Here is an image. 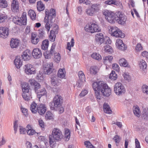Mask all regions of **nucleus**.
I'll use <instances>...</instances> for the list:
<instances>
[{"instance_id": "obj_1", "label": "nucleus", "mask_w": 148, "mask_h": 148, "mask_svg": "<svg viewBox=\"0 0 148 148\" xmlns=\"http://www.w3.org/2000/svg\"><path fill=\"white\" fill-rule=\"evenodd\" d=\"M92 87L94 91L101 92L105 96L108 97L111 94L110 89L103 82H95L92 84Z\"/></svg>"}, {"instance_id": "obj_2", "label": "nucleus", "mask_w": 148, "mask_h": 148, "mask_svg": "<svg viewBox=\"0 0 148 148\" xmlns=\"http://www.w3.org/2000/svg\"><path fill=\"white\" fill-rule=\"evenodd\" d=\"M45 13L46 16L44 20V22L46 23L45 28L48 32L53 25V19L55 17L56 15V11L54 9H51L50 12H49L48 10L46 9Z\"/></svg>"}, {"instance_id": "obj_3", "label": "nucleus", "mask_w": 148, "mask_h": 148, "mask_svg": "<svg viewBox=\"0 0 148 148\" xmlns=\"http://www.w3.org/2000/svg\"><path fill=\"white\" fill-rule=\"evenodd\" d=\"M49 137L50 146L53 147L56 143V141L60 140L62 138L63 136L62 132L60 130L54 128L52 131V135L50 136Z\"/></svg>"}, {"instance_id": "obj_4", "label": "nucleus", "mask_w": 148, "mask_h": 148, "mask_svg": "<svg viewBox=\"0 0 148 148\" xmlns=\"http://www.w3.org/2000/svg\"><path fill=\"white\" fill-rule=\"evenodd\" d=\"M108 29L109 33L112 36L121 38H123L125 36V34L122 33V32L116 27L110 26Z\"/></svg>"}, {"instance_id": "obj_5", "label": "nucleus", "mask_w": 148, "mask_h": 148, "mask_svg": "<svg viewBox=\"0 0 148 148\" xmlns=\"http://www.w3.org/2000/svg\"><path fill=\"white\" fill-rule=\"evenodd\" d=\"M103 14L105 16L106 19L109 23H115L116 21V12L114 14L107 10H106L103 12Z\"/></svg>"}, {"instance_id": "obj_6", "label": "nucleus", "mask_w": 148, "mask_h": 148, "mask_svg": "<svg viewBox=\"0 0 148 148\" xmlns=\"http://www.w3.org/2000/svg\"><path fill=\"white\" fill-rule=\"evenodd\" d=\"M85 29L87 32L92 33L99 32L101 30L100 29L97 25L91 23H88L86 25L85 27Z\"/></svg>"}, {"instance_id": "obj_7", "label": "nucleus", "mask_w": 148, "mask_h": 148, "mask_svg": "<svg viewBox=\"0 0 148 148\" xmlns=\"http://www.w3.org/2000/svg\"><path fill=\"white\" fill-rule=\"evenodd\" d=\"M114 91L117 95H120L125 93V89L121 83L117 82L114 86Z\"/></svg>"}, {"instance_id": "obj_8", "label": "nucleus", "mask_w": 148, "mask_h": 148, "mask_svg": "<svg viewBox=\"0 0 148 148\" xmlns=\"http://www.w3.org/2000/svg\"><path fill=\"white\" fill-rule=\"evenodd\" d=\"M95 40L97 43L99 45L102 43L110 44L111 43V41L109 38H107V41H105V39H104L103 35L102 33L97 34L96 35Z\"/></svg>"}, {"instance_id": "obj_9", "label": "nucleus", "mask_w": 148, "mask_h": 148, "mask_svg": "<svg viewBox=\"0 0 148 148\" xmlns=\"http://www.w3.org/2000/svg\"><path fill=\"white\" fill-rule=\"evenodd\" d=\"M116 21L119 24L124 25L127 19L126 16L121 12H116Z\"/></svg>"}, {"instance_id": "obj_10", "label": "nucleus", "mask_w": 148, "mask_h": 148, "mask_svg": "<svg viewBox=\"0 0 148 148\" xmlns=\"http://www.w3.org/2000/svg\"><path fill=\"white\" fill-rule=\"evenodd\" d=\"M13 21L15 24L20 26L25 25L27 23V18L26 16H23L21 18L17 16L14 17L13 18Z\"/></svg>"}, {"instance_id": "obj_11", "label": "nucleus", "mask_w": 148, "mask_h": 148, "mask_svg": "<svg viewBox=\"0 0 148 148\" xmlns=\"http://www.w3.org/2000/svg\"><path fill=\"white\" fill-rule=\"evenodd\" d=\"M25 73L28 75L34 74L35 73V69L33 65L28 64L25 65L24 67Z\"/></svg>"}, {"instance_id": "obj_12", "label": "nucleus", "mask_w": 148, "mask_h": 148, "mask_svg": "<svg viewBox=\"0 0 148 148\" xmlns=\"http://www.w3.org/2000/svg\"><path fill=\"white\" fill-rule=\"evenodd\" d=\"M53 69V64L52 62L47 63L44 66V72L46 74H50L52 72Z\"/></svg>"}, {"instance_id": "obj_13", "label": "nucleus", "mask_w": 148, "mask_h": 148, "mask_svg": "<svg viewBox=\"0 0 148 148\" xmlns=\"http://www.w3.org/2000/svg\"><path fill=\"white\" fill-rule=\"evenodd\" d=\"M37 112L40 115L44 114L47 110V108L44 104L41 103L37 106Z\"/></svg>"}, {"instance_id": "obj_14", "label": "nucleus", "mask_w": 148, "mask_h": 148, "mask_svg": "<svg viewBox=\"0 0 148 148\" xmlns=\"http://www.w3.org/2000/svg\"><path fill=\"white\" fill-rule=\"evenodd\" d=\"M29 82L31 86H34V90L36 93L39 91L41 86L39 83L33 79H29Z\"/></svg>"}, {"instance_id": "obj_15", "label": "nucleus", "mask_w": 148, "mask_h": 148, "mask_svg": "<svg viewBox=\"0 0 148 148\" xmlns=\"http://www.w3.org/2000/svg\"><path fill=\"white\" fill-rule=\"evenodd\" d=\"M8 28L2 27L0 28V37L3 38H7L8 34Z\"/></svg>"}, {"instance_id": "obj_16", "label": "nucleus", "mask_w": 148, "mask_h": 148, "mask_svg": "<svg viewBox=\"0 0 148 148\" xmlns=\"http://www.w3.org/2000/svg\"><path fill=\"white\" fill-rule=\"evenodd\" d=\"M62 97L59 95H56L54 98L53 102L55 105L56 106L60 107L62 102Z\"/></svg>"}, {"instance_id": "obj_17", "label": "nucleus", "mask_w": 148, "mask_h": 148, "mask_svg": "<svg viewBox=\"0 0 148 148\" xmlns=\"http://www.w3.org/2000/svg\"><path fill=\"white\" fill-rule=\"evenodd\" d=\"M32 55L34 58L38 59L42 56V53L41 50L37 48L34 49L32 52Z\"/></svg>"}, {"instance_id": "obj_18", "label": "nucleus", "mask_w": 148, "mask_h": 148, "mask_svg": "<svg viewBox=\"0 0 148 148\" xmlns=\"http://www.w3.org/2000/svg\"><path fill=\"white\" fill-rule=\"evenodd\" d=\"M19 4L17 0H13L11 4V10L13 12H17L18 11Z\"/></svg>"}, {"instance_id": "obj_19", "label": "nucleus", "mask_w": 148, "mask_h": 148, "mask_svg": "<svg viewBox=\"0 0 148 148\" xmlns=\"http://www.w3.org/2000/svg\"><path fill=\"white\" fill-rule=\"evenodd\" d=\"M14 64L17 69H19L22 65V61L21 59L20 56H17L14 61Z\"/></svg>"}, {"instance_id": "obj_20", "label": "nucleus", "mask_w": 148, "mask_h": 148, "mask_svg": "<svg viewBox=\"0 0 148 148\" xmlns=\"http://www.w3.org/2000/svg\"><path fill=\"white\" fill-rule=\"evenodd\" d=\"M23 59L24 60H28L30 59L31 57V52L28 49L26 50L23 52L22 55Z\"/></svg>"}, {"instance_id": "obj_21", "label": "nucleus", "mask_w": 148, "mask_h": 148, "mask_svg": "<svg viewBox=\"0 0 148 148\" xmlns=\"http://www.w3.org/2000/svg\"><path fill=\"white\" fill-rule=\"evenodd\" d=\"M19 40L17 39H12L10 41V45L12 48H16L18 46Z\"/></svg>"}, {"instance_id": "obj_22", "label": "nucleus", "mask_w": 148, "mask_h": 148, "mask_svg": "<svg viewBox=\"0 0 148 148\" xmlns=\"http://www.w3.org/2000/svg\"><path fill=\"white\" fill-rule=\"evenodd\" d=\"M31 94L30 92H23L22 93V96L25 101H28L32 98Z\"/></svg>"}, {"instance_id": "obj_23", "label": "nucleus", "mask_w": 148, "mask_h": 148, "mask_svg": "<svg viewBox=\"0 0 148 148\" xmlns=\"http://www.w3.org/2000/svg\"><path fill=\"white\" fill-rule=\"evenodd\" d=\"M51 83L53 86H58L60 85V80H58L55 77L51 78Z\"/></svg>"}, {"instance_id": "obj_24", "label": "nucleus", "mask_w": 148, "mask_h": 148, "mask_svg": "<svg viewBox=\"0 0 148 148\" xmlns=\"http://www.w3.org/2000/svg\"><path fill=\"white\" fill-rule=\"evenodd\" d=\"M119 63L121 66H122L124 67L130 68V65L124 58H122L120 59L119 61Z\"/></svg>"}, {"instance_id": "obj_25", "label": "nucleus", "mask_w": 148, "mask_h": 148, "mask_svg": "<svg viewBox=\"0 0 148 148\" xmlns=\"http://www.w3.org/2000/svg\"><path fill=\"white\" fill-rule=\"evenodd\" d=\"M39 41V39L36 37V34L34 33H32L31 34V42L33 44L36 45Z\"/></svg>"}, {"instance_id": "obj_26", "label": "nucleus", "mask_w": 148, "mask_h": 148, "mask_svg": "<svg viewBox=\"0 0 148 148\" xmlns=\"http://www.w3.org/2000/svg\"><path fill=\"white\" fill-rule=\"evenodd\" d=\"M23 92H29V86L27 83H23L21 84Z\"/></svg>"}, {"instance_id": "obj_27", "label": "nucleus", "mask_w": 148, "mask_h": 148, "mask_svg": "<svg viewBox=\"0 0 148 148\" xmlns=\"http://www.w3.org/2000/svg\"><path fill=\"white\" fill-rule=\"evenodd\" d=\"M103 108L104 112L108 114H111L112 113L110 108L107 103H104L103 106Z\"/></svg>"}, {"instance_id": "obj_28", "label": "nucleus", "mask_w": 148, "mask_h": 148, "mask_svg": "<svg viewBox=\"0 0 148 148\" xmlns=\"http://www.w3.org/2000/svg\"><path fill=\"white\" fill-rule=\"evenodd\" d=\"M65 69H60L58 73V76L61 78H64L65 76Z\"/></svg>"}, {"instance_id": "obj_29", "label": "nucleus", "mask_w": 148, "mask_h": 148, "mask_svg": "<svg viewBox=\"0 0 148 148\" xmlns=\"http://www.w3.org/2000/svg\"><path fill=\"white\" fill-rule=\"evenodd\" d=\"M38 94V97L40 99L42 96L45 95L46 94V91L45 88H43L42 89H40L39 91L36 92Z\"/></svg>"}, {"instance_id": "obj_30", "label": "nucleus", "mask_w": 148, "mask_h": 148, "mask_svg": "<svg viewBox=\"0 0 148 148\" xmlns=\"http://www.w3.org/2000/svg\"><path fill=\"white\" fill-rule=\"evenodd\" d=\"M37 104L34 102H33L31 105L30 108L32 112L34 113H36L37 112Z\"/></svg>"}, {"instance_id": "obj_31", "label": "nucleus", "mask_w": 148, "mask_h": 148, "mask_svg": "<svg viewBox=\"0 0 148 148\" xmlns=\"http://www.w3.org/2000/svg\"><path fill=\"white\" fill-rule=\"evenodd\" d=\"M37 7L38 10L39 11H42L45 9L44 5L41 1L37 2Z\"/></svg>"}, {"instance_id": "obj_32", "label": "nucleus", "mask_w": 148, "mask_h": 148, "mask_svg": "<svg viewBox=\"0 0 148 148\" xmlns=\"http://www.w3.org/2000/svg\"><path fill=\"white\" fill-rule=\"evenodd\" d=\"M49 45V41L48 40H45L42 42L41 45V49L43 50H47L48 47Z\"/></svg>"}, {"instance_id": "obj_33", "label": "nucleus", "mask_w": 148, "mask_h": 148, "mask_svg": "<svg viewBox=\"0 0 148 148\" xmlns=\"http://www.w3.org/2000/svg\"><path fill=\"white\" fill-rule=\"evenodd\" d=\"M142 118L145 120H148V108L143 109Z\"/></svg>"}, {"instance_id": "obj_34", "label": "nucleus", "mask_w": 148, "mask_h": 148, "mask_svg": "<svg viewBox=\"0 0 148 148\" xmlns=\"http://www.w3.org/2000/svg\"><path fill=\"white\" fill-rule=\"evenodd\" d=\"M29 16L31 18V19L33 20H34L35 19L36 15L35 12L32 10H30L28 12Z\"/></svg>"}, {"instance_id": "obj_35", "label": "nucleus", "mask_w": 148, "mask_h": 148, "mask_svg": "<svg viewBox=\"0 0 148 148\" xmlns=\"http://www.w3.org/2000/svg\"><path fill=\"white\" fill-rule=\"evenodd\" d=\"M133 112L134 115L138 117L140 116V111L139 107H134L133 108Z\"/></svg>"}, {"instance_id": "obj_36", "label": "nucleus", "mask_w": 148, "mask_h": 148, "mask_svg": "<svg viewBox=\"0 0 148 148\" xmlns=\"http://www.w3.org/2000/svg\"><path fill=\"white\" fill-rule=\"evenodd\" d=\"M86 12L88 15L90 16H93L95 14V12L91 7L88 8L86 10Z\"/></svg>"}, {"instance_id": "obj_37", "label": "nucleus", "mask_w": 148, "mask_h": 148, "mask_svg": "<svg viewBox=\"0 0 148 148\" xmlns=\"http://www.w3.org/2000/svg\"><path fill=\"white\" fill-rule=\"evenodd\" d=\"M139 66L140 68L143 70L146 69L147 67V64L145 60H142L140 62Z\"/></svg>"}, {"instance_id": "obj_38", "label": "nucleus", "mask_w": 148, "mask_h": 148, "mask_svg": "<svg viewBox=\"0 0 148 148\" xmlns=\"http://www.w3.org/2000/svg\"><path fill=\"white\" fill-rule=\"evenodd\" d=\"M117 77V74H116L115 72L114 71H112L111 73L110 74L109 78L111 79L114 80L116 79Z\"/></svg>"}, {"instance_id": "obj_39", "label": "nucleus", "mask_w": 148, "mask_h": 148, "mask_svg": "<svg viewBox=\"0 0 148 148\" xmlns=\"http://www.w3.org/2000/svg\"><path fill=\"white\" fill-rule=\"evenodd\" d=\"M70 138V130L68 129L65 130L64 138L65 140L68 141Z\"/></svg>"}, {"instance_id": "obj_40", "label": "nucleus", "mask_w": 148, "mask_h": 148, "mask_svg": "<svg viewBox=\"0 0 148 148\" xmlns=\"http://www.w3.org/2000/svg\"><path fill=\"white\" fill-rule=\"evenodd\" d=\"M56 32H55L53 30H51L50 31L49 37L51 41L52 42L54 41L55 40L56 36L55 33Z\"/></svg>"}, {"instance_id": "obj_41", "label": "nucleus", "mask_w": 148, "mask_h": 148, "mask_svg": "<svg viewBox=\"0 0 148 148\" xmlns=\"http://www.w3.org/2000/svg\"><path fill=\"white\" fill-rule=\"evenodd\" d=\"M53 59L55 62L57 63L60 62L61 59V56L59 53H55Z\"/></svg>"}, {"instance_id": "obj_42", "label": "nucleus", "mask_w": 148, "mask_h": 148, "mask_svg": "<svg viewBox=\"0 0 148 148\" xmlns=\"http://www.w3.org/2000/svg\"><path fill=\"white\" fill-rule=\"evenodd\" d=\"M45 29H40L38 30V36L40 38H43L45 37Z\"/></svg>"}, {"instance_id": "obj_43", "label": "nucleus", "mask_w": 148, "mask_h": 148, "mask_svg": "<svg viewBox=\"0 0 148 148\" xmlns=\"http://www.w3.org/2000/svg\"><path fill=\"white\" fill-rule=\"evenodd\" d=\"M99 5L97 4H93L91 6V8L96 13L99 10Z\"/></svg>"}, {"instance_id": "obj_44", "label": "nucleus", "mask_w": 148, "mask_h": 148, "mask_svg": "<svg viewBox=\"0 0 148 148\" xmlns=\"http://www.w3.org/2000/svg\"><path fill=\"white\" fill-rule=\"evenodd\" d=\"M91 57L94 59L97 60H101V56L98 53H93L91 55Z\"/></svg>"}, {"instance_id": "obj_45", "label": "nucleus", "mask_w": 148, "mask_h": 148, "mask_svg": "<svg viewBox=\"0 0 148 148\" xmlns=\"http://www.w3.org/2000/svg\"><path fill=\"white\" fill-rule=\"evenodd\" d=\"M78 75L79 80H82L84 82L85 81V76L82 71H79L78 73Z\"/></svg>"}, {"instance_id": "obj_46", "label": "nucleus", "mask_w": 148, "mask_h": 148, "mask_svg": "<svg viewBox=\"0 0 148 148\" xmlns=\"http://www.w3.org/2000/svg\"><path fill=\"white\" fill-rule=\"evenodd\" d=\"M74 40L73 38H72L71 39V44L70 42H67V49H68L70 51H71V47H73L74 46Z\"/></svg>"}, {"instance_id": "obj_47", "label": "nucleus", "mask_w": 148, "mask_h": 148, "mask_svg": "<svg viewBox=\"0 0 148 148\" xmlns=\"http://www.w3.org/2000/svg\"><path fill=\"white\" fill-rule=\"evenodd\" d=\"M7 3L5 0H0V7L3 8H5L7 6Z\"/></svg>"}, {"instance_id": "obj_48", "label": "nucleus", "mask_w": 148, "mask_h": 148, "mask_svg": "<svg viewBox=\"0 0 148 148\" xmlns=\"http://www.w3.org/2000/svg\"><path fill=\"white\" fill-rule=\"evenodd\" d=\"M142 90L143 93L148 95V86L146 85H143L142 86Z\"/></svg>"}, {"instance_id": "obj_49", "label": "nucleus", "mask_w": 148, "mask_h": 148, "mask_svg": "<svg viewBox=\"0 0 148 148\" xmlns=\"http://www.w3.org/2000/svg\"><path fill=\"white\" fill-rule=\"evenodd\" d=\"M104 49L105 51L107 52L111 53L112 51V48H111L110 46L108 45L105 46Z\"/></svg>"}, {"instance_id": "obj_50", "label": "nucleus", "mask_w": 148, "mask_h": 148, "mask_svg": "<svg viewBox=\"0 0 148 148\" xmlns=\"http://www.w3.org/2000/svg\"><path fill=\"white\" fill-rule=\"evenodd\" d=\"M84 144L87 148H95L89 141H86L84 142Z\"/></svg>"}, {"instance_id": "obj_51", "label": "nucleus", "mask_w": 148, "mask_h": 148, "mask_svg": "<svg viewBox=\"0 0 148 148\" xmlns=\"http://www.w3.org/2000/svg\"><path fill=\"white\" fill-rule=\"evenodd\" d=\"M45 117L49 120L52 119L53 118V114L50 111H47L46 113Z\"/></svg>"}, {"instance_id": "obj_52", "label": "nucleus", "mask_w": 148, "mask_h": 148, "mask_svg": "<svg viewBox=\"0 0 148 148\" xmlns=\"http://www.w3.org/2000/svg\"><path fill=\"white\" fill-rule=\"evenodd\" d=\"M55 45L54 44H52L51 49L49 52L50 54L53 56V54L55 55Z\"/></svg>"}, {"instance_id": "obj_53", "label": "nucleus", "mask_w": 148, "mask_h": 148, "mask_svg": "<svg viewBox=\"0 0 148 148\" xmlns=\"http://www.w3.org/2000/svg\"><path fill=\"white\" fill-rule=\"evenodd\" d=\"M121 138L119 136L116 135L114 137L113 139L114 140L116 143V145L118 146V143H119L120 142V140Z\"/></svg>"}, {"instance_id": "obj_54", "label": "nucleus", "mask_w": 148, "mask_h": 148, "mask_svg": "<svg viewBox=\"0 0 148 148\" xmlns=\"http://www.w3.org/2000/svg\"><path fill=\"white\" fill-rule=\"evenodd\" d=\"M21 110L24 115L25 116H27L28 114V110L27 109L21 107Z\"/></svg>"}, {"instance_id": "obj_55", "label": "nucleus", "mask_w": 148, "mask_h": 148, "mask_svg": "<svg viewBox=\"0 0 148 148\" xmlns=\"http://www.w3.org/2000/svg\"><path fill=\"white\" fill-rule=\"evenodd\" d=\"M27 134L29 135H33L35 133V130L32 129H27Z\"/></svg>"}, {"instance_id": "obj_56", "label": "nucleus", "mask_w": 148, "mask_h": 148, "mask_svg": "<svg viewBox=\"0 0 148 148\" xmlns=\"http://www.w3.org/2000/svg\"><path fill=\"white\" fill-rule=\"evenodd\" d=\"M44 55L45 57V58L46 59H50L51 56H52L49 53V51H47L45 53H44Z\"/></svg>"}, {"instance_id": "obj_57", "label": "nucleus", "mask_w": 148, "mask_h": 148, "mask_svg": "<svg viewBox=\"0 0 148 148\" xmlns=\"http://www.w3.org/2000/svg\"><path fill=\"white\" fill-rule=\"evenodd\" d=\"M55 105L54 103L53 102L52 103H51L49 104V106L50 109L52 110H56V108L59 107V106H56Z\"/></svg>"}, {"instance_id": "obj_58", "label": "nucleus", "mask_w": 148, "mask_h": 148, "mask_svg": "<svg viewBox=\"0 0 148 148\" xmlns=\"http://www.w3.org/2000/svg\"><path fill=\"white\" fill-rule=\"evenodd\" d=\"M7 18V16L5 15L0 14V23L3 22Z\"/></svg>"}, {"instance_id": "obj_59", "label": "nucleus", "mask_w": 148, "mask_h": 148, "mask_svg": "<svg viewBox=\"0 0 148 148\" xmlns=\"http://www.w3.org/2000/svg\"><path fill=\"white\" fill-rule=\"evenodd\" d=\"M117 47L119 49L121 50H125L127 47L124 43L121 45H120L118 46Z\"/></svg>"}, {"instance_id": "obj_60", "label": "nucleus", "mask_w": 148, "mask_h": 148, "mask_svg": "<svg viewBox=\"0 0 148 148\" xmlns=\"http://www.w3.org/2000/svg\"><path fill=\"white\" fill-rule=\"evenodd\" d=\"M115 2L112 0H107L104 2V3L107 5L115 4Z\"/></svg>"}, {"instance_id": "obj_61", "label": "nucleus", "mask_w": 148, "mask_h": 148, "mask_svg": "<svg viewBox=\"0 0 148 148\" xmlns=\"http://www.w3.org/2000/svg\"><path fill=\"white\" fill-rule=\"evenodd\" d=\"M143 48L140 44L138 43L136 47V50L137 51H140V50H142Z\"/></svg>"}, {"instance_id": "obj_62", "label": "nucleus", "mask_w": 148, "mask_h": 148, "mask_svg": "<svg viewBox=\"0 0 148 148\" xmlns=\"http://www.w3.org/2000/svg\"><path fill=\"white\" fill-rule=\"evenodd\" d=\"M124 78L125 79L127 80L128 81L131 79V77L128 74H124L123 75Z\"/></svg>"}, {"instance_id": "obj_63", "label": "nucleus", "mask_w": 148, "mask_h": 148, "mask_svg": "<svg viewBox=\"0 0 148 148\" xmlns=\"http://www.w3.org/2000/svg\"><path fill=\"white\" fill-rule=\"evenodd\" d=\"M135 148H141L140 144L138 140L137 139H135Z\"/></svg>"}, {"instance_id": "obj_64", "label": "nucleus", "mask_w": 148, "mask_h": 148, "mask_svg": "<svg viewBox=\"0 0 148 148\" xmlns=\"http://www.w3.org/2000/svg\"><path fill=\"white\" fill-rule=\"evenodd\" d=\"M113 59V57L111 56H106L104 58V60L105 61L106 60H108L110 62Z\"/></svg>"}]
</instances>
